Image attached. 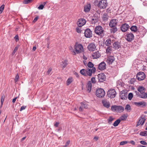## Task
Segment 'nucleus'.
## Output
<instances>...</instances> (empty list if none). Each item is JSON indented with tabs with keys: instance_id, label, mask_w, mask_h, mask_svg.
Returning a JSON list of instances; mask_svg holds the SVG:
<instances>
[{
	"instance_id": "obj_48",
	"label": "nucleus",
	"mask_w": 147,
	"mask_h": 147,
	"mask_svg": "<svg viewBox=\"0 0 147 147\" xmlns=\"http://www.w3.org/2000/svg\"><path fill=\"white\" fill-rule=\"evenodd\" d=\"M128 142L126 141H122L120 142V145H123L126 144H127Z\"/></svg>"
},
{
	"instance_id": "obj_28",
	"label": "nucleus",
	"mask_w": 147,
	"mask_h": 147,
	"mask_svg": "<svg viewBox=\"0 0 147 147\" xmlns=\"http://www.w3.org/2000/svg\"><path fill=\"white\" fill-rule=\"evenodd\" d=\"M98 18L94 17V18L92 19L91 22L92 24H94L98 22Z\"/></svg>"
},
{
	"instance_id": "obj_47",
	"label": "nucleus",
	"mask_w": 147,
	"mask_h": 147,
	"mask_svg": "<svg viewBox=\"0 0 147 147\" xmlns=\"http://www.w3.org/2000/svg\"><path fill=\"white\" fill-rule=\"evenodd\" d=\"M18 46H16L15 48L13 50V51L12 53V54L13 55H14L16 52L18 50Z\"/></svg>"
},
{
	"instance_id": "obj_64",
	"label": "nucleus",
	"mask_w": 147,
	"mask_h": 147,
	"mask_svg": "<svg viewBox=\"0 0 147 147\" xmlns=\"http://www.w3.org/2000/svg\"><path fill=\"white\" fill-rule=\"evenodd\" d=\"M83 63H84V65L85 66H86L87 64V62H86V61H85V60L84 61H83Z\"/></svg>"
},
{
	"instance_id": "obj_54",
	"label": "nucleus",
	"mask_w": 147,
	"mask_h": 147,
	"mask_svg": "<svg viewBox=\"0 0 147 147\" xmlns=\"http://www.w3.org/2000/svg\"><path fill=\"white\" fill-rule=\"evenodd\" d=\"M91 82H92L94 84L96 83V81L95 77H92L91 78Z\"/></svg>"
},
{
	"instance_id": "obj_40",
	"label": "nucleus",
	"mask_w": 147,
	"mask_h": 147,
	"mask_svg": "<svg viewBox=\"0 0 147 147\" xmlns=\"http://www.w3.org/2000/svg\"><path fill=\"white\" fill-rule=\"evenodd\" d=\"M87 65L88 67L90 68H92L94 67H93L94 64L92 62L90 61L88 62Z\"/></svg>"
},
{
	"instance_id": "obj_29",
	"label": "nucleus",
	"mask_w": 147,
	"mask_h": 147,
	"mask_svg": "<svg viewBox=\"0 0 147 147\" xmlns=\"http://www.w3.org/2000/svg\"><path fill=\"white\" fill-rule=\"evenodd\" d=\"M108 16L107 15V13H105L103 16L102 18L103 20L105 21H106L108 19Z\"/></svg>"
},
{
	"instance_id": "obj_50",
	"label": "nucleus",
	"mask_w": 147,
	"mask_h": 147,
	"mask_svg": "<svg viewBox=\"0 0 147 147\" xmlns=\"http://www.w3.org/2000/svg\"><path fill=\"white\" fill-rule=\"evenodd\" d=\"M19 76L18 74L16 75V77L14 79V81H15V82H17L18 81V80L19 79Z\"/></svg>"
},
{
	"instance_id": "obj_7",
	"label": "nucleus",
	"mask_w": 147,
	"mask_h": 147,
	"mask_svg": "<svg viewBox=\"0 0 147 147\" xmlns=\"http://www.w3.org/2000/svg\"><path fill=\"white\" fill-rule=\"evenodd\" d=\"M74 49L76 52L77 53H80L84 50L82 45L81 44H79L77 45H75Z\"/></svg>"
},
{
	"instance_id": "obj_55",
	"label": "nucleus",
	"mask_w": 147,
	"mask_h": 147,
	"mask_svg": "<svg viewBox=\"0 0 147 147\" xmlns=\"http://www.w3.org/2000/svg\"><path fill=\"white\" fill-rule=\"evenodd\" d=\"M143 98H147V92L146 93L144 92L143 94Z\"/></svg>"
},
{
	"instance_id": "obj_39",
	"label": "nucleus",
	"mask_w": 147,
	"mask_h": 147,
	"mask_svg": "<svg viewBox=\"0 0 147 147\" xmlns=\"http://www.w3.org/2000/svg\"><path fill=\"white\" fill-rule=\"evenodd\" d=\"M125 109L127 111H130L131 110V108L130 105L129 104H127L126 105Z\"/></svg>"
},
{
	"instance_id": "obj_33",
	"label": "nucleus",
	"mask_w": 147,
	"mask_h": 147,
	"mask_svg": "<svg viewBox=\"0 0 147 147\" xmlns=\"http://www.w3.org/2000/svg\"><path fill=\"white\" fill-rule=\"evenodd\" d=\"M120 122V119H119L116 120L113 123V125L115 127L117 126Z\"/></svg>"
},
{
	"instance_id": "obj_26",
	"label": "nucleus",
	"mask_w": 147,
	"mask_h": 147,
	"mask_svg": "<svg viewBox=\"0 0 147 147\" xmlns=\"http://www.w3.org/2000/svg\"><path fill=\"white\" fill-rule=\"evenodd\" d=\"M138 90L140 93L144 94L145 91V88L142 86H139L138 88Z\"/></svg>"
},
{
	"instance_id": "obj_31",
	"label": "nucleus",
	"mask_w": 147,
	"mask_h": 147,
	"mask_svg": "<svg viewBox=\"0 0 147 147\" xmlns=\"http://www.w3.org/2000/svg\"><path fill=\"white\" fill-rule=\"evenodd\" d=\"M114 119V118H113L112 116H110L107 119L108 123L109 124H111L112 121Z\"/></svg>"
},
{
	"instance_id": "obj_12",
	"label": "nucleus",
	"mask_w": 147,
	"mask_h": 147,
	"mask_svg": "<svg viewBox=\"0 0 147 147\" xmlns=\"http://www.w3.org/2000/svg\"><path fill=\"white\" fill-rule=\"evenodd\" d=\"M92 31L89 28L86 29L84 31V35L86 38H90L92 36Z\"/></svg>"
},
{
	"instance_id": "obj_59",
	"label": "nucleus",
	"mask_w": 147,
	"mask_h": 147,
	"mask_svg": "<svg viewBox=\"0 0 147 147\" xmlns=\"http://www.w3.org/2000/svg\"><path fill=\"white\" fill-rule=\"evenodd\" d=\"M14 39H15L16 41L17 42L19 40V38L18 36V35H16L14 37Z\"/></svg>"
},
{
	"instance_id": "obj_35",
	"label": "nucleus",
	"mask_w": 147,
	"mask_h": 147,
	"mask_svg": "<svg viewBox=\"0 0 147 147\" xmlns=\"http://www.w3.org/2000/svg\"><path fill=\"white\" fill-rule=\"evenodd\" d=\"M145 116L144 115H142V116L140 118L138 121H139L142 123L145 118Z\"/></svg>"
},
{
	"instance_id": "obj_60",
	"label": "nucleus",
	"mask_w": 147,
	"mask_h": 147,
	"mask_svg": "<svg viewBox=\"0 0 147 147\" xmlns=\"http://www.w3.org/2000/svg\"><path fill=\"white\" fill-rule=\"evenodd\" d=\"M70 143V141L69 140H68L67 141L65 145V147H67L68 145Z\"/></svg>"
},
{
	"instance_id": "obj_9",
	"label": "nucleus",
	"mask_w": 147,
	"mask_h": 147,
	"mask_svg": "<svg viewBox=\"0 0 147 147\" xmlns=\"http://www.w3.org/2000/svg\"><path fill=\"white\" fill-rule=\"evenodd\" d=\"M134 35L131 33H127L125 35V39L128 42H130L134 39Z\"/></svg>"
},
{
	"instance_id": "obj_32",
	"label": "nucleus",
	"mask_w": 147,
	"mask_h": 147,
	"mask_svg": "<svg viewBox=\"0 0 147 147\" xmlns=\"http://www.w3.org/2000/svg\"><path fill=\"white\" fill-rule=\"evenodd\" d=\"M73 79L72 78H69L68 79L67 81L66 84L67 86H68L72 82Z\"/></svg>"
},
{
	"instance_id": "obj_8",
	"label": "nucleus",
	"mask_w": 147,
	"mask_h": 147,
	"mask_svg": "<svg viewBox=\"0 0 147 147\" xmlns=\"http://www.w3.org/2000/svg\"><path fill=\"white\" fill-rule=\"evenodd\" d=\"M98 81L99 82H103L105 81L106 79V76L104 73H100L97 75Z\"/></svg>"
},
{
	"instance_id": "obj_17",
	"label": "nucleus",
	"mask_w": 147,
	"mask_h": 147,
	"mask_svg": "<svg viewBox=\"0 0 147 147\" xmlns=\"http://www.w3.org/2000/svg\"><path fill=\"white\" fill-rule=\"evenodd\" d=\"M118 22V20L117 19L112 20L109 23V26L111 27L115 26Z\"/></svg>"
},
{
	"instance_id": "obj_41",
	"label": "nucleus",
	"mask_w": 147,
	"mask_h": 147,
	"mask_svg": "<svg viewBox=\"0 0 147 147\" xmlns=\"http://www.w3.org/2000/svg\"><path fill=\"white\" fill-rule=\"evenodd\" d=\"M33 0H24L23 3L24 4H28L31 2Z\"/></svg>"
},
{
	"instance_id": "obj_11",
	"label": "nucleus",
	"mask_w": 147,
	"mask_h": 147,
	"mask_svg": "<svg viewBox=\"0 0 147 147\" xmlns=\"http://www.w3.org/2000/svg\"><path fill=\"white\" fill-rule=\"evenodd\" d=\"M88 105L86 102H83L81 103V106L79 108V110L80 111H82L84 108L87 109Z\"/></svg>"
},
{
	"instance_id": "obj_42",
	"label": "nucleus",
	"mask_w": 147,
	"mask_h": 147,
	"mask_svg": "<svg viewBox=\"0 0 147 147\" xmlns=\"http://www.w3.org/2000/svg\"><path fill=\"white\" fill-rule=\"evenodd\" d=\"M111 47H108L106 49V52L109 54L111 53Z\"/></svg>"
},
{
	"instance_id": "obj_36",
	"label": "nucleus",
	"mask_w": 147,
	"mask_h": 147,
	"mask_svg": "<svg viewBox=\"0 0 147 147\" xmlns=\"http://www.w3.org/2000/svg\"><path fill=\"white\" fill-rule=\"evenodd\" d=\"M140 135L142 136H146L147 135V131H141L140 133Z\"/></svg>"
},
{
	"instance_id": "obj_22",
	"label": "nucleus",
	"mask_w": 147,
	"mask_h": 147,
	"mask_svg": "<svg viewBox=\"0 0 147 147\" xmlns=\"http://www.w3.org/2000/svg\"><path fill=\"white\" fill-rule=\"evenodd\" d=\"M102 103L103 106L107 108H108L110 106L109 102L106 100H102Z\"/></svg>"
},
{
	"instance_id": "obj_2",
	"label": "nucleus",
	"mask_w": 147,
	"mask_h": 147,
	"mask_svg": "<svg viewBox=\"0 0 147 147\" xmlns=\"http://www.w3.org/2000/svg\"><path fill=\"white\" fill-rule=\"evenodd\" d=\"M94 32L100 36L103 37L104 35L105 31L103 28L100 26H97L95 28Z\"/></svg>"
},
{
	"instance_id": "obj_45",
	"label": "nucleus",
	"mask_w": 147,
	"mask_h": 147,
	"mask_svg": "<svg viewBox=\"0 0 147 147\" xmlns=\"http://www.w3.org/2000/svg\"><path fill=\"white\" fill-rule=\"evenodd\" d=\"M133 97V94L131 93H130L128 95V99L129 100H131Z\"/></svg>"
},
{
	"instance_id": "obj_21",
	"label": "nucleus",
	"mask_w": 147,
	"mask_h": 147,
	"mask_svg": "<svg viewBox=\"0 0 147 147\" xmlns=\"http://www.w3.org/2000/svg\"><path fill=\"white\" fill-rule=\"evenodd\" d=\"M134 104L136 106L143 107L146 106V103L144 101H141L138 102H134Z\"/></svg>"
},
{
	"instance_id": "obj_51",
	"label": "nucleus",
	"mask_w": 147,
	"mask_h": 147,
	"mask_svg": "<svg viewBox=\"0 0 147 147\" xmlns=\"http://www.w3.org/2000/svg\"><path fill=\"white\" fill-rule=\"evenodd\" d=\"M140 142L141 144L143 145L147 146V143L144 141H140Z\"/></svg>"
},
{
	"instance_id": "obj_56",
	"label": "nucleus",
	"mask_w": 147,
	"mask_h": 147,
	"mask_svg": "<svg viewBox=\"0 0 147 147\" xmlns=\"http://www.w3.org/2000/svg\"><path fill=\"white\" fill-rule=\"evenodd\" d=\"M38 16H37L36 17L33 21L32 22L34 23H35L38 20Z\"/></svg>"
},
{
	"instance_id": "obj_30",
	"label": "nucleus",
	"mask_w": 147,
	"mask_h": 147,
	"mask_svg": "<svg viewBox=\"0 0 147 147\" xmlns=\"http://www.w3.org/2000/svg\"><path fill=\"white\" fill-rule=\"evenodd\" d=\"M137 27L136 26H132L130 28V30L132 31H133L134 32H136L137 31Z\"/></svg>"
},
{
	"instance_id": "obj_6",
	"label": "nucleus",
	"mask_w": 147,
	"mask_h": 147,
	"mask_svg": "<svg viewBox=\"0 0 147 147\" xmlns=\"http://www.w3.org/2000/svg\"><path fill=\"white\" fill-rule=\"evenodd\" d=\"M108 3L107 0H101L98 4V7L100 9H105Z\"/></svg>"
},
{
	"instance_id": "obj_14",
	"label": "nucleus",
	"mask_w": 147,
	"mask_h": 147,
	"mask_svg": "<svg viewBox=\"0 0 147 147\" xmlns=\"http://www.w3.org/2000/svg\"><path fill=\"white\" fill-rule=\"evenodd\" d=\"M120 97L122 100H125L127 98V93L125 92V91L123 90L120 93Z\"/></svg>"
},
{
	"instance_id": "obj_23",
	"label": "nucleus",
	"mask_w": 147,
	"mask_h": 147,
	"mask_svg": "<svg viewBox=\"0 0 147 147\" xmlns=\"http://www.w3.org/2000/svg\"><path fill=\"white\" fill-rule=\"evenodd\" d=\"M113 48L115 49H117L121 47L120 43L118 41L115 42L113 44Z\"/></svg>"
},
{
	"instance_id": "obj_15",
	"label": "nucleus",
	"mask_w": 147,
	"mask_h": 147,
	"mask_svg": "<svg viewBox=\"0 0 147 147\" xmlns=\"http://www.w3.org/2000/svg\"><path fill=\"white\" fill-rule=\"evenodd\" d=\"M129 26L127 24L125 23L122 24L121 27V30L123 32H126L129 28Z\"/></svg>"
},
{
	"instance_id": "obj_49",
	"label": "nucleus",
	"mask_w": 147,
	"mask_h": 147,
	"mask_svg": "<svg viewBox=\"0 0 147 147\" xmlns=\"http://www.w3.org/2000/svg\"><path fill=\"white\" fill-rule=\"evenodd\" d=\"M5 7L4 5H2L0 7V14H1L3 11Z\"/></svg>"
},
{
	"instance_id": "obj_61",
	"label": "nucleus",
	"mask_w": 147,
	"mask_h": 147,
	"mask_svg": "<svg viewBox=\"0 0 147 147\" xmlns=\"http://www.w3.org/2000/svg\"><path fill=\"white\" fill-rule=\"evenodd\" d=\"M129 142L133 145H134L135 144V142L133 140H131Z\"/></svg>"
},
{
	"instance_id": "obj_57",
	"label": "nucleus",
	"mask_w": 147,
	"mask_h": 147,
	"mask_svg": "<svg viewBox=\"0 0 147 147\" xmlns=\"http://www.w3.org/2000/svg\"><path fill=\"white\" fill-rule=\"evenodd\" d=\"M76 31L78 33H80L81 32V30L79 28H77L76 29Z\"/></svg>"
},
{
	"instance_id": "obj_13",
	"label": "nucleus",
	"mask_w": 147,
	"mask_h": 147,
	"mask_svg": "<svg viewBox=\"0 0 147 147\" xmlns=\"http://www.w3.org/2000/svg\"><path fill=\"white\" fill-rule=\"evenodd\" d=\"M86 21L85 19L82 18L79 19L77 24L79 27H81L84 25L86 24Z\"/></svg>"
},
{
	"instance_id": "obj_5",
	"label": "nucleus",
	"mask_w": 147,
	"mask_h": 147,
	"mask_svg": "<svg viewBox=\"0 0 147 147\" xmlns=\"http://www.w3.org/2000/svg\"><path fill=\"white\" fill-rule=\"evenodd\" d=\"M116 95V92L115 90L114 89H109L107 92V95L108 96L111 98H114Z\"/></svg>"
},
{
	"instance_id": "obj_24",
	"label": "nucleus",
	"mask_w": 147,
	"mask_h": 147,
	"mask_svg": "<svg viewBox=\"0 0 147 147\" xmlns=\"http://www.w3.org/2000/svg\"><path fill=\"white\" fill-rule=\"evenodd\" d=\"M91 9V5L90 3H88L87 5H84V11L85 12H89Z\"/></svg>"
},
{
	"instance_id": "obj_18",
	"label": "nucleus",
	"mask_w": 147,
	"mask_h": 147,
	"mask_svg": "<svg viewBox=\"0 0 147 147\" xmlns=\"http://www.w3.org/2000/svg\"><path fill=\"white\" fill-rule=\"evenodd\" d=\"M115 60V58L113 56H108L107 60V62L109 64H111Z\"/></svg>"
},
{
	"instance_id": "obj_46",
	"label": "nucleus",
	"mask_w": 147,
	"mask_h": 147,
	"mask_svg": "<svg viewBox=\"0 0 147 147\" xmlns=\"http://www.w3.org/2000/svg\"><path fill=\"white\" fill-rule=\"evenodd\" d=\"M146 119H144L142 123H141L139 121H138L137 122V124L136 125V126L138 127L139 125L140 124H141V125H143L144 124L145 121H146Z\"/></svg>"
},
{
	"instance_id": "obj_63",
	"label": "nucleus",
	"mask_w": 147,
	"mask_h": 147,
	"mask_svg": "<svg viewBox=\"0 0 147 147\" xmlns=\"http://www.w3.org/2000/svg\"><path fill=\"white\" fill-rule=\"evenodd\" d=\"M83 58L85 60H86L87 59V57L85 56L84 55L83 56Z\"/></svg>"
},
{
	"instance_id": "obj_20",
	"label": "nucleus",
	"mask_w": 147,
	"mask_h": 147,
	"mask_svg": "<svg viewBox=\"0 0 147 147\" xmlns=\"http://www.w3.org/2000/svg\"><path fill=\"white\" fill-rule=\"evenodd\" d=\"M106 64L104 62L101 63L98 66V69L100 70H104L106 69Z\"/></svg>"
},
{
	"instance_id": "obj_34",
	"label": "nucleus",
	"mask_w": 147,
	"mask_h": 147,
	"mask_svg": "<svg viewBox=\"0 0 147 147\" xmlns=\"http://www.w3.org/2000/svg\"><path fill=\"white\" fill-rule=\"evenodd\" d=\"M112 28L110 29V31L111 33H114L117 31V29L116 27L115 26Z\"/></svg>"
},
{
	"instance_id": "obj_1",
	"label": "nucleus",
	"mask_w": 147,
	"mask_h": 147,
	"mask_svg": "<svg viewBox=\"0 0 147 147\" xmlns=\"http://www.w3.org/2000/svg\"><path fill=\"white\" fill-rule=\"evenodd\" d=\"M96 71V69L95 67L91 69H82L80 71V73L84 76H91L92 73H94Z\"/></svg>"
},
{
	"instance_id": "obj_62",
	"label": "nucleus",
	"mask_w": 147,
	"mask_h": 147,
	"mask_svg": "<svg viewBox=\"0 0 147 147\" xmlns=\"http://www.w3.org/2000/svg\"><path fill=\"white\" fill-rule=\"evenodd\" d=\"M59 124V123L58 122H56L55 124H54V126L55 127H58Z\"/></svg>"
},
{
	"instance_id": "obj_58",
	"label": "nucleus",
	"mask_w": 147,
	"mask_h": 147,
	"mask_svg": "<svg viewBox=\"0 0 147 147\" xmlns=\"http://www.w3.org/2000/svg\"><path fill=\"white\" fill-rule=\"evenodd\" d=\"M26 107V106H23L21 107L20 109V111H22V110H24Z\"/></svg>"
},
{
	"instance_id": "obj_19",
	"label": "nucleus",
	"mask_w": 147,
	"mask_h": 147,
	"mask_svg": "<svg viewBox=\"0 0 147 147\" xmlns=\"http://www.w3.org/2000/svg\"><path fill=\"white\" fill-rule=\"evenodd\" d=\"M96 47L95 45L93 43H91L88 47V50L90 51H93L95 50Z\"/></svg>"
},
{
	"instance_id": "obj_44",
	"label": "nucleus",
	"mask_w": 147,
	"mask_h": 147,
	"mask_svg": "<svg viewBox=\"0 0 147 147\" xmlns=\"http://www.w3.org/2000/svg\"><path fill=\"white\" fill-rule=\"evenodd\" d=\"M63 64L61 65V67L63 69L67 65V63L65 61L62 62Z\"/></svg>"
},
{
	"instance_id": "obj_37",
	"label": "nucleus",
	"mask_w": 147,
	"mask_h": 147,
	"mask_svg": "<svg viewBox=\"0 0 147 147\" xmlns=\"http://www.w3.org/2000/svg\"><path fill=\"white\" fill-rule=\"evenodd\" d=\"M127 117L125 115H123L120 117L119 119L121 120H125Z\"/></svg>"
},
{
	"instance_id": "obj_16",
	"label": "nucleus",
	"mask_w": 147,
	"mask_h": 147,
	"mask_svg": "<svg viewBox=\"0 0 147 147\" xmlns=\"http://www.w3.org/2000/svg\"><path fill=\"white\" fill-rule=\"evenodd\" d=\"M101 54L98 51H96L93 53L92 55V58L93 59H96L100 57Z\"/></svg>"
},
{
	"instance_id": "obj_27",
	"label": "nucleus",
	"mask_w": 147,
	"mask_h": 147,
	"mask_svg": "<svg viewBox=\"0 0 147 147\" xmlns=\"http://www.w3.org/2000/svg\"><path fill=\"white\" fill-rule=\"evenodd\" d=\"M112 42L111 39L109 38L106 40L105 42V45L108 47H110Z\"/></svg>"
},
{
	"instance_id": "obj_25",
	"label": "nucleus",
	"mask_w": 147,
	"mask_h": 147,
	"mask_svg": "<svg viewBox=\"0 0 147 147\" xmlns=\"http://www.w3.org/2000/svg\"><path fill=\"white\" fill-rule=\"evenodd\" d=\"M86 88L88 92H90L92 88V83L90 81H88L87 84Z\"/></svg>"
},
{
	"instance_id": "obj_38",
	"label": "nucleus",
	"mask_w": 147,
	"mask_h": 147,
	"mask_svg": "<svg viewBox=\"0 0 147 147\" xmlns=\"http://www.w3.org/2000/svg\"><path fill=\"white\" fill-rule=\"evenodd\" d=\"M136 95L138 96L140 98H143V94H142L138 92H137V91H136Z\"/></svg>"
},
{
	"instance_id": "obj_3",
	"label": "nucleus",
	"mask_w": 147,
	"mask_h": 147,
	"mask_svg": "<svg viewBox=\"0 0 147 147\" xmlns=\"http://www.w3.org/2000/svg\"><path fill=\"white\" fill-rule=\"evenodd\" d=\"M111 109L114 112L121 113L124 111V109L122 106L114 105L111 107Z\"/></svg>"
},
{
	"instance_id": "obj_53",
	"label": "nucleus",
	"mask_w": 147,
	"mask_h": 147,
	"mask_svg": "<svg viewBox=\"0 0 147 147\" xmlns=\"http://www.w3.org/2000/svg\"><path fill=\"white\" fill-rule=\"evenodd\" d=\"M44 7V5H40L38 7V9H42Z\"/></svg>"
},
{
	"instance_id": "obj_4",
	"label": "nucleus",
	"mask_w": 147,
	"mask_h": 147,
	"mask_svg": "<svg viewBox=\"0 0 147 147\" xmlns=\"http://www.w3.org/2000/svg\"><path fill=\"white\" fill-rule=\"evenodd\" d=\"M96 96L99 98H102L105 95V92L104 90L102 88L97 89L96 91Z\"/></svg>"
},
{
	"instance_id": "obj_10",
	"label": "nucleus",
	"mask_w": 147,
	"mask_h": 147,
	"mask_svg": "<svg viewBox=\"0 0 147 147\" xmlns=\"http://www.w3.org/2000/svg\"><path fill=\"white\" fill-rule=\"evenodd\" d=\"M136 78L138 80H142L145 78V75L144 72H140L137 74Z\"/></svg>"
},
{
	"instance_id": "obj_43",
	"label": "nucleus",
	"mask_w": 147,
	"mask_h": 147,
	"mask_svg": "<svg viewBox=\"0 0 147 147\" xmlns=\"http://www.w3.org/2000/svg\"><path fill=\"white\" fill-rule=\"evenodd\" d=\"M5 98V96L4 94L2 95L1 98V106H2L3 104V102Z\"/></svg>"
},
{
	"instance_id": "obj_52",
	"label": "nucleus",
	"mask_w": 147,
	"mask_h": 147,
	"mask_svg": "<svg viewBox=\"0 0 147 147\" xmlns=\"http://www.w3.org/2000/svg\"><path fill=\"white\" fill-rule=\"evenodd\" d=\"M52 69L51 67H50L48 69V70L47 72V74H49L51 72Z\"/></svg>"
}]
</instances>
